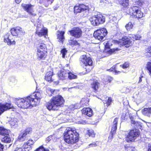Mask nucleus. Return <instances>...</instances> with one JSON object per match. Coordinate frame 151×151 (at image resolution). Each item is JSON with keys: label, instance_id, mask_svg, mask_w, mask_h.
<instances>
[{"label": "nucleus", "instance_id": "nucleus-51", "mask_svg": "<svg viewBox=\"0 0 151 151\" xmlns=\"http://www.w3.org/2000/svg\"><path fill=\"white\" fill-rule=\"evenodd\" d=\"M67 52V51L65 49H63L61 51V53L62 55V57L64 58L65 55L66 53Z\"/></svg>", "mask_w": 151, "mask_h": 151}, {"label": "nucleus", "instance_id": "nucleus-54", "mask_svg": "<svg viewBox=\"0 0 151 151\" xmlns=\"http://www.w3.org/2000/svg\"><path fill=\"white\" fill-rule=\"evenodd\" d=\"M129 66V63L127 62H125L122 66L123 68H126Z\"/></svg>", "mask_w": 151, "mask_h": 151}, {"label": "nucleus", "instance_id": "nucleus-29", "mask_svg": "<svg viewBox=\"0 0 151 151\" xmlns=\"http://www.w3.org/2000/svg\"><path fill=\"white\" fill-rule=\"evenodd\" d=\"M132 126L134 127L140 129L141 126V123L139 122L135 121L134 120H132L131 121Z\"/></svg>", "mask_w": 151, "mask_h": 151}, {"label": "nucleus", "instance_id": "nucleus-32", "mask_svg": "<svg viewBox=\"0 0 151 151\" xmlns=\"http://www.w3.org/2000/svg\"><path fill=\"white\" fill-rule=\"evenodd\" d=\"M88 57L86 55H83L81 56L80 58V61L81 65H84Z\"/></svg>", "mask_w": 151, "mask_h": 151}, {"label": "nucleus", "instance_id": "nucleus-18", "mask_svg": "<svg viewBox=\"0 0 151 151\" xmlns=\"http://www.w3.org/2000/svg\"><path fill=\"white\" fill-rule=\"evenodd\" d=\"M68 75L67 70L63 69L61 70L60 73H58V76L60 79L64 80L68 78Z\"/></svg>", "mask_w": 151, "mask_h": 151}, {"label": "nucleus", "instance_id": "nucleus-46", "mask_svg": "<svg viewBox=\"0 0 151 151\" xmlns=\"http://www.w3.org/2000/svg\"><path fill=\"white\" fill-rule=\"evenodd\" d=\"M115 66H113L112 68H111L109 70L110 71H114L115 73L116 74L119 73H121L120 71H117L115 70Z\"/></svg>", "mask_w": 151, "mask_h": 151}, {"label": "nucleus", "instance_id": "nucleus-24", "mask_svg": "<svg viewBox=\"0 0 151 151\" xmlns=\"http://www.w3.org/2000/svg\"><path fill=\"white\" fill-rule=\"evenodd\" d=\"M46 91L47 93L50 96H52L53 95L57 94L58 93L59 90L51 89L48 88L47 89Z\"/></svg>", "mask_w": 151, "mask_h": 151}, {"label": "nucleus", "instance_id": "nucleus-9", "mask_svg": "<svg viewBox=\"0 0 151 151\" xmlns=\"http://www.w3.org/2000/svg\"><path fill=\"white\" fill-rule=\"evenodd\" d=\"M82 32L80 28L76 27L69 31L68 32V34L76 38H79L81 36Z\"/></svg>", "mask_w": 151, "mask_h": 151}, {"label": "nucleus", "instance_id": "nucleus-15", "mask_svg": "<svg viewBox=\"0 0 151 151\" xmlns=\"http://www.w3.org/2000/svg\"><path fill=\"white\" fill-rule=\"evenodd\" d=\"M12 106L11 104L9 103H0V116L5 111L11 108Z\"/></svg>", "mask_w": 151, "mask_h": 151}, {"label": "nucleus", "instance_id": "nucleus-59", "mask_svg": "<svg viewBox=\"0 0 151 151\" xmlns=\"http://www.w3.org/2000/svg\"><path fill=\"white\" fill-rule=\"evenodd\" d=\"M100 2L101 3L103 2L106 4L109 3V0H100Z\"/></svg>", "mask_w": 151, "mask_h": 151}, {"label": "nucleus", "instance_id": "nucleus-25", "mask_svg": "<svg viewBox=\"0 0 151 151\" xmlns=\"http://www.w3.org/2000/svg\"><path fill=\"white\" fill-rule=\"evenodd\" d=\"M0 134L4 136H9L10 131L9 130L6 129L3 127H0Z\"/></svg>", "mask_w": 151, "mask_h": 151}, {"label": "nucleus", "instance_id": "nucleus-3", "mask_svg": "<svg viewBox=\"0 0 151 151\" xmlns=\"http://www.w3.org/2000/svg\"><path fill=\"white\" fill-rule=\"evenodd\" d=\"M64 102L63 98L60 95H58L53 96L50 100V102L47 104L46 106L49 110H57L59 107L64 104Z\"/></svg>", "mask_w": 151, "mask_h": 151}, {"label": "nucleus", "instance_id": "nucleus-31", "mask_svg": "<svg viewBox=\"0 0 151 151\" xmlns=\"http://www.w3.org/2000/svg\"><path fill=\"white\" fill-rule=\"evenodd\" d=\"M53 75V73L51 71L47 72L45 76V80L48 81H52V77Z\"/></svg>", "mask_w": 151, "mask_h": 151}, {"label": "nucleus", "instance_id": "nucleus-26", "mask_svg": "<svg viewBox=\"0 0 151 151\" xmlns=\"http://www.w3.org/2000/svg\"><path fill=\"white\" fill-rule=\"evenodd\" d=\"M98 19V25L100 24H102L104 23L105 21V17L103 15L100 14L97 15Z\"/></svg>", "mask_w": 151, "mask_h": 151}, {"label": "nucleus", "instance_id": "nucleus-28", "mask_svg": "<svg viewBox=\"0 0 151 151\" xmlns=\"http://www.w3.org/2000/svg\"><path fill=\"white\" fill-rule=\"evenodd\" d=\"M38 49L45 51H47V49L45 44L42 42L38 45L37 50Z\"/></svg>", "mask_w": 151, "mask_h": 151}, {"label": "nucleus", "instance_id": "nucleus-47", "mask_svg": "<svg viewBox=\"0 0 151 151\" xmlns=\"http://www.w3.org/2000/svg\"><path fill=\"white\" fill-rule=\"evenodd\" d=\"M82 12L84 11L88 10V7L83 4H80Z\"/></svg>", "mask_w": 151, "mask_h": 151}, {"label": "nucleus", "instance_id": "nucleus-41", "mask_svg": "<svg viewBox=\"0 0 151 151\" xmlns=\"http://www.w3.org/2000/svg\"><path fill=\"white\" fill-rule=\"evenodd\" d=\"M133 27V25L132 23L129 22L125 26V27L128 31L130 30Z\"/></svg>", "mask_w": 151, "mask_h": 151}, {"label": "nucleus", "instance_id": "nucleus-7", "mask_svg": "<svg viewBox=\"0 0 151 151\" xmlns=\"http://www.w3.org/2000/svg\"><path fill=\"white\" fill-rule=\"evenodd\" d=\"M36 33L39 36H44L46 37L47 33V29L43 27L42 24H39L37 26Z\"/></svg>", "mask_w": 151, "mask_h": 151}, {"label": "nucleus", "instance_id": "nucleus-63", "mask_svg": "<svg viewBox=\"0 0 151 151\" xmlns=\"http://www.w3.org/2000/svg\"><path fill=\"white\" fill-rule=\"evenodd\" d=\"M129 118L131 120V122L132 121V120H134V118L131 115H129Z\"/></svg>", "mask_w": 151, "mask_h": 151}, {"label": "nucleus", "instance_id": "nucleus-27", "mask_svg": "<svg viewBox=\"0 0 151 151\" xmlns=\"http://www.w3.org/2000/svg\"><path fill=\"white\" fill-rule=\"evenodd\" d=\"M18 120L16 118H14L11 119L10 123L12 128H15L17 126Z\"/></svg>", "mask_w": 151, "mask_h": 151}, {"label": "nucleus", "instance_id": "nucleus-62", "mask_svg": "<svg viewBox=\"0 0 151 151\" xmlns=\"http://www.w3.org/2000/svg\"><path fill=\"white\" fill-rule=\"evenodd\" d=\"M136 40H139L141 38V37L139 35H136Z\"/></svg>", "mask_w": 151, "mask_h": 151}, {"label": "nucleus", "instance_id": "nucleus-21", "mask_svg": "<svg viewBox=\"0 0 151 151\" xmlns=\"http://www.w3.org/2000/svg\"><path fill=\"white\" fill-rule=\"evenodd\" d=\"M46 53L47 51H42L38 49L37 52L38 58L39 59L44 58L46 57Z\"/></svg>", "mask_w": 151, "mask_h": 151}, {"label": "nucleus", "instance_id": "nucleus-48", "mask_svg": "<svg viewBox=\"0 0 151 151\" xmlns=\"http://www.w3.org/2000/svg\"><path fill=\"white\" fill-rule=\"evenodd\" d=\"M44 11V10L42 7H39L38 9H37V11H38L39 13H40V14H39L40 17L41 16V15L43 14Z\"/></svg>", "mask_w": 151, "mask_h": 151}, {"label": "nucleus", "instance_id": "nucleus-34", "mask_svg": "<svg viewBox=\"0 0 151 151\" xmlns=\"http://www.w3.org/2000/svg\"><path fill=\"white\" fill-rule=\"evenodd\" d=\"M11 141L10 137L9 136H6L1 138V142L4 143H10Z\"/></svg>", "mask_w": 151, "mask_h": 151}, {"label": "nucleus", "instance_id": "nucleus-56", "mask_svg": "<svg viewBox=\"0 0 151 151\" xmlns=\"http://www.w3.org/2000/svg\"><path fill=\"white\" fill-rule=\"evenodd\" d=\"M112 101V99L111 98H109L108 99L107 101L106 102L107 105L108 106L110 104V103Z\"/></svg>", "mask_w": 151, "mask_h": 151}, {"label": "nucleus", "instance_id": "nucleus-35", "mask_svg": "<svg viewBox=\"0 0 151 151\" xmlns=\"http://www.w3.org/2000/svg\"><path fill=\"white\" fill-rule=\"evenodd\" d=\"M120 4L124 7L127 8L129 5L128 0H120Z\"/></svg>", "mask_w": 151, "mask_h": 151}, {"label": "nucleus", "instance_id": "nucleus-6", "mask_svg": "<svg viewBox=\"0 0 151 151\" xmlns=\"http://www.w3.org/2000/svg\"><path fill=\"white\" fill-rule=\"evenodd\" d=\"M139 133L136 129L131 130L128 133L127 137L126 140L127 142L134 141V140L139 136Z\"/></svg>", "mask_w": 151, "mask_h": 151}, {"label": "nucleus", "instance_id": "nucleus-38", "mask_svg": "<svg viewBox=\"0 0 151 151\" xmlns=\"http://www.w3.org/2000/svg\"><path fill=\"white\" fill-rule=\"evenodd\" d=\"M74 11L75 13L80 12H82L80 4L76 5L74 7Z\"/></svg>", "mask_w": 151, "mask_h": 151}, {"label": "nucleus", "instance_id": "nucleus-53", "mask_svg": "<svg viewBox=\"0 0 151 151\" xmlns=\"http://www.w3.org/2000/svg\"><path fill=\"white\" fill-rule=\"evenodd\" d=\"M120 50L118 48H113V49H110V50H109L110 52H111V53H116V52L118 50Z\"/></svg>", "mask_w": 151, "mask_h": 151}, {"label": "nucleus", "instance_id": "nucleus-50", "mask_svg": "<svg viewBox=\"0 0 151 151\" xmlns=\"http://www.w3.org/2000/svg\"><path fill=\"white\" fill-rule=\"evenodd\" d=\"M146 51L147 55L149 57H150L151 56V46L148 47Z\"/></svg>", "mask_w": 151, "mask_h": 151}, {"label": "nucleus", "instance_id": "nucleus-17", "mask_svg": "<svg viewBox=\"0 0 151 151\" xmlns=\"http://www.w3.org/2000/svg\"><path fill=\"white\" fill-rule=\"evenodd\" d=\"M34 142L32 140H29L27 142L24 143L23 146L25 151H29L32 149L31 145H33Z\"/></svg>", "mask_w": 151, "mask_h": 151}, {"label": "nucleus", "instance_id": "nucleus-8", "mask_svg": "<svg viewBox=\"0 0 151 151\" xmlns=\"http://www.w3.org/2000/svg\"><path fill=\"white\" fill-rule=\"evenodd\" d=\"M32 132V129L31 127H27L23 132L20 133L18 136V140L20 141H23Z\"/></svg>", "mask_w": 151, "mask_h": 151}, {"label": "nucleus", "instance_id": "nucleus-33", "mask_svg": "<svg viewBox=\"0 0 151 151\" xmlns=\"http://www.w3.org/2000/svg\"><path fill=\"white\" fill-rule=\"evenodd\" d=\"M143 114L148 117L150 116L149 108H145L142 110Z\"/></svg>", "mask_w": 151, "mask_h": 151}, {"label": "nucleus", "instance_id": "nucleus-13", "mask_svg": "<svg viewBox=\"0 0 151 151\" xmlns=\"http://www.w3.org/2000/svg\"><path fill=\"white\" fill-rule=\"evenodd\" d=\"M12 36L9 33H7L4 35V40L5 42L7 43L9 45H11L15 44V42L12 40Z\"/></svg>", "mask_w": 151, "mask_h": 151}, {"label": "nucleus", "instance_id": "nucleus-49", "mask_svg": "<svg viewBox=\"0 0 151 151\" xmlns=\"http://www.w3.org/2000/svg\"><path fill=\"white\" fill-rule=\"evenodd\" d=\"M35 151H49V150L47 149L44 148L43 147L41 146L37 149Z\"/></svg>", "mask_w": 151, "mask_h": 151}, {"label": "nucleus", "instance_id": "nucleus-22", "mask_svg": "<svg viewBox=\"0 0 151 151\" xmlns=\"http://www.w3.org/2000/svg\"><path fill=\"white\" fill-rule=\"evenodd\" d=\"M64 32L63 31H58L57 32L58 38L59 39L58 41L59 42H62V43L64 40Z\"/></svg>", "mask_w": 151, "mask_h": 151}, {"label": "nucleus", "instance_id": "nucleus-36", "mask_svg": "<svg viewBox=\"0 0 151 151\" xmlns=\"http://www.w3.org/2000/svg\"><path fill=\"white\" fill-rule=\"evenodd\" d=\"M88 104L87 99L84 98L82 99L80 102V105L82 107H83L85 105H87Z\"/></svg>", "mask_w": 151, "mask_h": 151}, {"label": "nucleus", "instance_id": "nucleus-57", "mask_svg": "<svg viewBox=\"0 0 151 151\" xmlns=\"http://www.w3.org/2000/svg\"><path fill=\"white\" fill-rule=\"evenodd\" d=\"M129 37L132 38V39H133V40H136V35H131L130 36H129Z\"/></svg>", "mask_w": 151, "mask_h": 151}, {"label": "nucleus", "instance_id": "nucleus-58", "mask_svg": "<svg viewBox=\"0 0 151 151\" xmlns=\"http://www.w3.org/2000/svg\"><path fill=\"white\" fill-rule=\"evenodd\" d=\"M22 150H23L22 148L17 147L15 149L14 151H22Z\"/></svg>", "mask_w": 151, "mask_h": 151}, {"label": "nucleus", "instance_id": "nucleus-14", "mask_svg": "<svg viewBox=\"0 0 151 151\" xmlns=\"http://www.w3.org/2000/svg\"><path fill=\"white\" fill-rule=\"evenodd\" d=\"M86 60L84 68L86 69L87 72H89L92 69L91 66L93 64V61L91 58L90 57H88Z\"/></svg>", "mask_w": 151, "mask_h": 151}, {"label": "nucleus", "instance_id": "nucleus-4", "mask_svg": "<svg viewBox=\"0 0 151 151\" xmlns=\"http://www.w3.org/2000/svg\"><path fill=\"white\" fill-rule=\"evenodd\" d=\"M107 31L104 28L97 29L94 33L93 36L96 39L101 41L103 40L107 35Z\"/></svg>", "mask_w": 151, "mask_h": 151}, {"label": "nucleus", "instance_id": "nucleus-20", "mask_svg": "<svg viewBox=\"0 0 151 151\" xmlns=\"http://www.w3.org/2000/svg\"><path fill=\"white\" fill-rule=\"evenodd\" d=\"M83 114L87 115L88 116H91L93 114L92 109L89 108H84L82 110Z\"/></svg>", "mask_w": 151, "mask_h": 151}, {"label": "nucleus", "instance_id": "nucleus-44", "mask_svg": "<svg viewBox=\"0 0 151 151\" xmlns=\"http://www.w3.org/2000/svg\"><path fill=\"white\" fill-rule=\"evenodd\" d=\"M125 150L126 151H133L135 148L131 146L125 147Z\"/></svg>", "mask_w": 151, "mask_h": 151}, {"label": "nucleus", "instance_id": "nucleus-23", "mask_svg": "<svg viewBox=\"0 0 151 151\" xmlns=\"http://www.w3.org/2000/svg\"><path fill=\"white\" fill-rule=\"evenodd\" d=\"M89 20L91 24L93 26L98 25V22H99L97 21V15L92 17L90 18Z\"/></svg>", "mask_w": 151, "mask_h": 151}, {"label": "nucleus", "instance_id": "nucleus-64", "mask_svg": "<svg viewBox=\"0 0 151 151\" xmlns=\"http://www.w3.org/2000/svg\"><path fill=\"white\" fill-rule=\"evenodd\" d=\"M143 77L142 76H141L139 78V80L138 82V83H140L142 81V78Z\"/></svg>", "mask_w": 151, "mask_h": 151}, {"label": "nucleus", "instance_id": "nucleus-5", "mask_svg": "<svg viewBox=\"0 0 151 151\" xmlns=\"http://www.w3.org/2000/svg\"><path fill=\"white\" fill-rule=\"evenodd\" d=\"M140 8L137 6H132L129 10L130 12L137 18H141L143 17V13L141 12Z\"/></svg>", "mask_w": 151, "mask_h": 151}, {"label": "nucleus", "instance_id": "nucleus-52", "mask_svg": "<svg viewBox=\"0 0 151 151\" xmlns=\"http://www.w3.org/2000/svg\"><path fill=\"white\" fill-rule=\"evenodd\" d=\"M54 135H52L48 136L46 139V141L47 142H49L52 139V137H54Z\"/></svg>", "mask_w": 151, "mask_h": 151}, {"label": "nucleus", "instance_id": "nucleus-19", "mask_svg": "<svg viewBox=\"0 0 151 151\" xmlns=\"http://www.w3.org/2000/svg\"><path fill=\"white\" fill-rule=\"evenodd\" d=\"M24 101V98L16 99L15 100V102L16 104L17 105L18 107L22 108H23V107H24V106H26L25 105H23Z\"/></svg>", "mask_w": 151, "mask_h": 151}, {"label": "nucleus", "instance_id": "nucleus-30", "mask_svg": "<svg viewBox=\"0 0 151 151\" xmlns=\"http://www.w3.org/2000/svg\"><path fill=\"white\" fill-rule=\"evenodd\" d=\"M99 84L97 81H94L91 84V87L95 91H96L99 87Z\"/></svg>", "mask_w": 151, "mask_h": 151}, {"label": "nucleus", "instance_id": "nucleus-43", "mask_svg": "<svg viewBox=\"0 0 151 151\" xmlns=\"http://www.w3.org/2000/svg\"><path fill=\"white\" fill-rule=\"evenodd\" d=\"M88 135L89 136L92 137H94L95 136V133L93 130H90L88 131Z\"/></svg>", "mask_w": 151, "mask_h": 151}, {"label": "nucleus", "instance_id": "nucleus-10", "mask_svg": "<svg viewBox=\"0 0 151 151\" xmlns=\"http://www.w3.org/2000/svg\"><path fill=\"white\" fill-rule=\"evenodd\" d=\"M11 33L13 36H17L24 34V31L21 27H17L12 28L10 30Z\"/></svg>", "mask_w": 151, "mask_h": 151}, {"label": "nucleus", "instance_id": "nucleus-45", "mask_svg": "<svg viewBox=\"0 0 151 151\" xmlns=\"http://www.w3.org/2000/svg\"><path fill=\"white\" fill-rule=\"evenodd\" d=\"M142 4V3L140 0L137 1L135 2V4H134L133 6H137L139 7V6H140Z\"/></svg>", "mask_w": 151, "mask_h": 151}, {"label": "nucleus", "instance_id": "nucleus-11", "mask_svg": "<svg viewBox=\"0 0 151 151\" xmlns=\"http://www.w3.org/2000/svg\"><path fill=\"white\" fill-rule=\"evenodd\" d=\"M22 6L23 9L26 11L29 14L33 16L36 15V14L33 13L34 12L33 5H32L31 4H22Z\"/></svg>", "mask_w": 151, "mask_h": 151}, {"label": "nucleus", "instance_id": "nucleus-2", "mask_svg": "<svg viewBox=\"0 0 151 151\" xmlns=\"http://www.w3.org/2000/svg\"><path fill=\"white\" fill-rule=\"evenodd\" d=\"M65 141L68 144H72L77 142L79 134L75 129L68 128L64 133Z\"/></svg>", "mask_w": 151, "mask_h": 151}, {"label": "nucleus", "instance_id": "nucleus-60", "mask_svg": "<svg viewBox=\"0 0 151 151\" xmlns=\"http://www.w3.org/2000/svg\"><path fill=\"white\" fill-rule=\"evenodd\" d=\"M107 79L109 82H110L112 80V78L110 76H108L107 78Z\"/></svg>", "mask_w": 151, "mask_h": 151}, {"label": "nucleus", "instance_id": "nucleus-12", "mask_svg": "<svg viewBox=\"0 0 151 151\" xmlns=\"http://www.w3.org/2000/svg\"><path fill=\"white\" fill-rule=\"evenodd\" d=\"M118 120V119L117 118H116L114 119L111 131L108 137L109 140H111L112 139L113 135L115 133L116 130L117 128V124Z\"/></svg>", "mask_w": 151, "mask_h": 151}, {"label": "nucleus", "instance_id": "nucleus-16", "mask_svg": "<svg viewBox=\"0 0 151 151\" xmlns=\"http://www.w3.org/2000/svg\"><path fill=\"white\" fill-rule=\"evenodd\" d=\"M119 42V44L122 45H132L131 42L129 38L127 37L126 36H125L122 37V39H120Z\"/></svg>", "mask_w": 151, "mask_h": 151}, {"label": "nucleus", "instance_id": "nucleus-40", "mask_svg": "<svg viewBox=\"0 0 151 151\" xmlns=\"http://www.w3.org/2000/svg\"><path fill=\"white\" fill-rule=\"evenodd\" d=\"M146 68L149 71L150 75H151V62H148L146 65Z\"/></svg>", "mask_w": 151, "mask_h": 151}, {"label": "nucleus", "instance_id": "nucleus-37", "mask_svg": "<svg viewBox=\"0 0 151 151\" xmlns=\"http://www.w3.org/2000/svg\"><path fill=\"white\" fill-rule=\"evenodd\" d=\"M73 38H71L70 40H68L69 44L70 45H78V43L75 40L72 39Z\"/></svg>", "mask_w": 151, "mask_h": 151}, {"label": "nucleus", "instance_id": "nucleus-61", "mask_svg": "<svg viewBox=\"0 0 151 151\" xmlns=\"http://www.w3.org/2000/svg\"><path fill=\"white\" fill-rule=\"evenodd\" d=\"M47 1L48 2V4H51L54 0H47Z\"/></svg>", "mask_w": 151, "mask_h": 151}, {"label": "nucleus", "instance_id": "nucleus-42", "mask_svg": "<svg viewBox=\"0 0 151 151\" xmlns=\"http://www.w3.org/2000/svg\"><path fill=\"white\" fill-rule=\"evenodd\" d=\"M98 143V141H96L95 142H93L89 144L88 146L87 147L88 148H90L94 147L96 146L97 145Z\"/></svg>", "mask_w": 151, "mask_h": 151}, {"label": "nucleus", "instance_id": "nucleus-1", "mask_svg": "<svg viewBox=\"0 0 151 151\" xmlns=\"http://www.w3.org/2000/svg\"><path fill=\"white\" fill-rule=\"evenodd\" d=\"M41 98V94L39 92L34 93L32 95L24 98V101L23 105H25L26 106H24L22 108H31L39 104Z\"/></svg>", "mask_w": 151, "mask_h": 151}, {"label": "nucleus", "instance_id": "nucleus-55", "mask_svg": "<svg viewBox=\"0 0 151 151\" xmlns=\"http://www.w3.org/2000/svg\"><path fill=\"white\" fill-rule=\"evenodd\" d=\"M112 45L110 42L108 41L106 43V47L107 48H109L110 47V46Z\"/></svg>", "mask_w": 151, "mask_h": 151}, {"label": "nucleus", "instance_id": "nucleus-39", "mask_svg": "<svg viewBox=\"0 0 151 151\" xmlns=\"http://www.w3.org/2000/svg\"><path fill=\"white\" fill-rule=\"evenodd\" d=\"M67 73H68V78L69 79H72L76 78V76L73 74L72 73H70L69 70H67Z\"/></svg>", "mask_w": 151, "mask_h": 151}]
</instances>
